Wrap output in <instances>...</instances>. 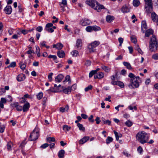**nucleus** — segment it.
<instances>
[{"mask_svg":"<svg viewBox=\"0 0 158 158\" xmlns=\"http://www.w3.org/2000/svg\"><path fill=\"white\" fill-rule=\"evenodd\" d=\"M6 91L3 88L0 89V95H2V94L5 92Z\"/></svg>","mask_w":158,"mask_h":158,"instance_id":"0e129e2a","label":"nucleus"},{"mask_svg":"<svg viewBox=\"0 0 158 158\" xmlns=\"http://www.w3.org/2000/svg\"><path fill=\"white\" fill-rule=\"evenodd\" d=\"M104 124H107L108 125H110L111 124V122L109 120H107L105 121H104Z\"/></svg>","mask_w":158,"mask_h":158,"instance_id":"5fc2aeb1","label":"nucleus"},{"mask_svg":"<svg viewBox=\"0 0 158 158\" xmlns=\"http://www.w3.org/2000/svg\"><path fill=\"white\" fill-rule=\"evenodd\" d=\"M71 128V127L67 125H64L63 127V130L65 131H68Z\"/></svg>","mask_w":158,"mask_h":158,"instance_id":"c9c22d12","label":"nucleus"},{"mask_svg":"<svg viewBox=\"0 0 158 158\" xmlns=\"http://www.w3.org/2000/svg\"><path fill=\"white\" fill-rule=\"evenodd\" d=\"M53 74V73H51L49 74L48 76V78L49 81H52V76Z\"/></svg>","mask_w":158,"mask_h":158,"instance_id":"de8ad7c7","label":"nucleus"},{"mask_svg":"<svg viewBox=\"0 0 158 158\" xmlns=\"http://www.w3.org/2000/svg\"><path fill=\"white\" fill-rule=\"evenodd\" d=\"M59 4L61 8V10L63 12H64V8L67 5V1L66 0H62L61 2H60Z\"/></svg>","mask_w":158,"mask_h":158,"instance_id":"9b49d317","label":"nucleus"},{"mask_svg":"<svg viewBox=\"0 0 158 158\" xmlns=\"http://www.w3.org/2000/svg\"><path fill=\"white\" fill-rule=\"evenodd\" d=\"M146 9V12L147 14L152 13L153 10V6H145Z\"/></svg>","mask_w":158,"mask_h":158,"instance_id":"dca6fc26","label":"nucleus"},{"mask_svg":"<svg viewBox=\"0 0 158 158\" xmlns=\"http://www.w3.org/2000/svg\"><path fill=\"white\" fill-rule=\"evenodd\" d=\"M21 32L24 35H25L28 33V31L26 30H22L21 31Z\"/></svg>","mask_w":158,"mask_h":158,"instance_id":"338daca9","label":"nucleus"},{"mask_svg":"<svg viewBox=\"0 0 158 158\" xmlns=\"http://www.w3.org/2000/svg\"><path fill=\"white\" fill-rule=\"evenodd\" d=\"M39 129L37 127H36L31 134L29 140L34 141L37 139L39 136Z\"/></svg>","mask_w":158,"mask_h":158,"instance_id":"20e7f679","label":"nucleus"},{"mask_svg":"<svg viewBox=\"0 0 158 158\" xmlns=\"http://www.w3.org/2000/svg\"><path fill=\"white\" fill-rule=\"evenodd\" d=\"M93 88V86L91 85H89L88 87H86L85 89V92H87L89 90L92 89Z\"/></svg>","mask_w":158,"mask_h":158,"instance_id":"49530a36","label":"nucleus"},{"mask_svg":"<svg viewBox=\"0 0 158 158\" xmlns=\"http://www.w3.org/2000/svg\"><path fill=\"white\" fill-rule=\"evenodd\" d=\"M48 57L49 58H53L54 60H56L57 59V57L55 55H50L48 56Z\"/></svg>","mask_w":158,"mask_h":158,"instance_id":"6e6d98bb","label":"nucleus"},{"mask_svg":"<svg viewBox=\"0 0 158 158\" xmlns=\"http://www.w3.org/2000/svg\"><path fill=\"white\" fill-rule=\"evenodd\" d=\"M82 41L81 39H78L76 41V46L77 48H79L82 46Z\"/></svg>","mask_w":158,"mask_h":158,"instance_id":"b1692460","label":"nucleus"},{"mask_svg":"<svg viewBox=\"0 0 158 158\" xmlns=\"http://www.w3.org/2000/svg\"><path fill=\"white\" fill-rule=\"evenodd\" d=\"M53 25L52 23H48L46 24V26L45 29H47L48 28H50V27H52L53 26Z\"/></svg>","mask_w":158,"mask_h":158,"instance_id":"09e8293b","label":"nucleus"},{"mask_svg":"<svg viewBox=\"0 0 158 158\" xmlns=\"http://www.w3.org/2000/svg\"><path fill=\"white\" fill-rule=\"evenodd\" d=\"M4 10L6 14H10L12 11V7L10 6H7L5 8Z\"/></svg>","mask_w":158,"mask_h":158,"instance_id":"ddd939ff","label":"nucleus"},{"mask_svg":"<svg viewBox=\"0 0 158 158\" xmlns=\"http://www.w3.org/2000/svg\"><path fill=\"white\" fill-rule=\"evenodd\" d=\"M104 77V74L102 72H100L97 73L94 76L95 79H101Z\"/></svg>","mask_w":158,"mask_h":158,"instance_id":"6ab92c4d","label":"nucleus"},{"mask_svg":"<svg viewBox=\"0 0 158 158\" xmlns=\"http://www.w3.org/2000/svg\"><path fill=\"white\" fill-rule=\"evenodd\" d=\"M114 132L116 137V140H118L119 139V136H118V133L115 131H114Z\"/></svg>","mask_w":158,"mask_h":158,"instance_id":"4d7b16f0","label":"nucleus"},{"mask_svg":"<svg viewBox=\"0 0 158 158\" xmlns=\"http://www.w3.org/2000/svg\"><path fill=\"white\" fill-rule=\"evenodd\" d=\"M43 96V94L42 93H39L37 95V97L38 99L40 100L41 99Z\"/></svg>","mask_w":158,"mask_h":158,"instance_id":"a18cd8bd","label":"nucleus"},{"mask_svg":"<svg viewBox=\"0 0 158 158\" xmlns=\"http://www.w3.org/2000/svg\"><path fill=\"white\" fill-rule=\"evenodd\" d=\"M133 4L134 6L137 7L140 4V2L139 0H134L133 2Z\"/></svg>","mask_w":158,"mask_h":158,"instance_id":"72a5a7b5","label":"nucleus"},{"mask_svg":"<svg viewBox=\"0 0 158 158\" xmlns=\"http://www.w3.org/2000/svg\"><path fill=\"white\" fill-rule=\"evenodd\" d=\"M152 58L155 60H158V53L153 55L152 56Z\"/></svg>","mask_w":158,"mask_h":158,"instance_id":"37998d69","label":"nucleus"},{"mask_svg":"<svg viewBox=\"0 0 158 158\" xmlns=\"http://www.w3.org/2000/svg\"><path fill=\"white\" fill-rule=\"evenodd\" d=\"M30 104L28 102H27L24 104L23 107V112L27 111L28 110L30 107Z\"/></svg>","mask_w":158,"mask_h":158,"instance_id":"aec40b11","label":"nucleus"},{"mask_svg":"<svg viewBox=\"0 0 158 158\" xmlns=\"http://www.w3.org/2000/svg\"><path fill=\"white\" fill-rule=\"evenodd\" d=\"M63 45L61 43H58L57 44V47L56 49L59 50L61 49L63 47Z\"/></svg>","mask_w":158,"mask_h":158,"instance_id":"58836bf2","label":"nucleus"},{"mask_svg":"<svg viewBox=\"0 0 158 158\" xmlns=\"http://www.w3.org/2000/svg\"><path fill=\"white\" fill-rule=\"evenodd\" d=\"M111 84L113 85H118L121 88L124 87V86L123 83L119 81H112Z\"/></svg>","mask_w":158,"mask_h":158,"instance_id":"9d476101","label":"nucleus"},{"mask_svg":"<svg viewBox=\"0 0 158 158\" xmlns=\"http://www.w3.org/2000/svg\"><path fill=\"white\" fill-rule=\"evenodd\" d=\"M125 124L128 127L131 126L132 125V122L130 120H127L125 123Z\"/></svg>","mask_w":158,"mask_h":158,"instance_id":"79ce46f5","label":"nucleus"},{"mask_svg":"<svg viewBox=\"0 0 158 158\" xmlns=\"http://www.w3.org/2000/svg\"><path fill=\"white\" fill-rule=\"evenodd\" d=\"M147 26L146 22L144 21H142L141 23V30L143 33L145 32V30L147 29Z\"/></svg>","mask_w":158,"mask_h":158,"instance_id":"1a4fd4ad","label":"nucleus"},{"mask_svg":"<svg viewBox=\"0 0 158 158\" xmlns=\"http://www.w3.org/2000/svg\"><path fill=\"white\" fill-rule=\"evenodd\" d=\"M145 1V6H152V0H144Z\"/></svg>","mask_w":158,"mask_h":158,"instance_id":"393cba45","label":"nucleus"},{"mask_svg":"<svg viewBox=\"0 0 158 158\" xmlns=\"http://www.w3.org/2000/svg\"><path fill=\"white\" fill-rule=\"evenodd\" d=\"M96 73H95V71L94 70L91 71L89 73V77L90 78L91 77L93 76Z\"/></svg>","mask_w":158,"mask_h":158,"instance_id":"8fccbe9b","label":"nucleus"},{"mask_svg":"<svg viewBox=\"0 0 158 158\" xmlns=\"http://www.w3.org/2000/svg\"><path fill=\"white\" fill-rule=\"evenodd\" d=\"M101 67L103 70L106 72H109L110 70V68L103 64L101 65Z\"/></svg>","mask_w":158,"mask_h":158,"instance_id":"cd10ccee","label":"nucleus"},{"mask_svg":"<svg viewBox=\"0 0 158 158\" xmlns=\"http://www.w3.org/2000/svg\"><path fill=\"white\" fill-rule=\"evenodd\" d=\"M19 66L20 68L22 70L24 69L26 67V65L22 62L19 63Z\"/></svg>","mask_w":158,"mask_h":158,"instance_id":"ea45409f","label":"nucleus"},{"mask_svg":"<svg viewBox=\"0 0 158 158\" xmlns=\"http://www.w3.org/2000/svg\"><path fill=\"white\" fill-rule=\"evenodd\" d=\"M26 78V76L24 74H20L17 77L16 79L17 80L20 82L23 81Z\"/></svg>","mask_w":158,"mask_h":158,"instance_id":"f8f14e48","label":"nucleus"},{"mask_svg":"<svg viewBox=\"0 0 158 158\" xmlns=\"http://www.w3.org/2000/svg\"><path fill=\"white\" fill-rule=\"evenodd\" d=\"M151 18L153 22H155L158 20V15L155 12H152L151 13Z\"/></svg>","mask_w":158,"mask_h":158,"instance_id":"4468645a","label":"nucleus"},{"mask_svg":"<svg viewBox=\"0 0 158 158\" xmlns=\"http://www.w3.org/2000/svg\"><path fill=\"white\" fill-rule=\"evenodd\" d=\"M131 40L132 42L134 43H136L137 41L136 39L132 36L131 37Z\"/></svg>","mask_w":158,"mask_h":158,"instance_id":"69168bd1","label":"nucleus"},{"mask_svg":"<svg viewBox=\"0 0 158 158\" xmlns=\"http://www.w3.org/2000/svg\"><path fill=\"white\" fill-rule=\"evenodd\" d=\"M64 78V76L61 74H59L55 78V81L56 82H60Z\"/></svg>","mask_w":158,"mask_h":158,"instance_id":"2eb2a0df","label":"nucleus"},{"mask_svg":"<svg viewBox=\"0 0 158 158\" xmlns=\"http://www.w3.org/2000/svg\"><path fill=\"white\" fill-rule=\"evenodd\" d=\"M15 107L16 108V110L18 111H21L23 109V107L19 105L18 103H15L14 104Z\"/></svg>","mask_w":158,"mask_h":158,"instance_id":"5701e85b","label":"nucleus"},{"mask_svg":"<svg viewBox=\"0 0 158 158\" xmlns=\"http://www.w3.org/2000/svg\"><path fill=\"white\" fill-rule=\"evenodd\" d=\"M149 137V134L144 131L139 132L136 135V140L142 144L148 142Z\"/></svg>","mask_w":158,"mask_h":158,"instance_id":"f257e3e1","label":"nucleus"},{"mask_svg":"<svg viewBox=\"0 0 158 158\" xmlns=\"http://www.w3.org/2000/svg\"><path fill=\"white\" fill-rule=\"evenodd\" d=\"M5 129V127L4 125H0V133H3Z\"/></svg>","mask_w":158,"mask_h":158,"instance_id":"603ef678","label":"nucleus"},{"mask_svg":"<svg viewBox=\"0 0 158 158\" xmlns=\"http://www.w3.org/2000/svg\"><path fill=\"white\" fill-rule=\"evenodd\" d=\"M87 4L99 12L102 9H105V7L102 5H101L95 0H87L86 1Z\"/></svg>","mask_w":158,"mask_h":158,"instance_id":"f03ea898","label":"nucleus"},{"mask_svg":"<svg viewBox=\"0 0 158 158\" xmlns=\"http://www.w3.org/2000/svg\"><path fill=\"white\" fill-rule=\"evenodd\" d=\"M114 16L110 15H107L106 17V21L109 23H110L114 20Z\"/></svg>","mask_w":158,"mask_h":158,"instance_id":"412c9836","label":"nucleus"},{"mask_svg":"<svg viewBox=\"0 0 158 158\" xmlns=\"http://www.w3.org/2000/svg\"><path fill=\"white\" fill-rule=\"evenodd\" d=\"M58 56L60 58H63L65 56V53L63 51H59L57 52Z\"/></svg>","mask_w":158,"mask_h":158,"instance_id":"4be33fe9","label":"nucleus"},{"mask_svg":"<svg viewBox=\"0 0 158 158\" xmlns=\"http://www.w3.org/2000/svg\"><path fill=\"white\" fill-rule=\"evenodd\" d=\"M123 64L125 66L126 68L129 69H131L132 68L130 64L127 62H123Z\"/></svg>","mask_w":158,"mask_h":158,"instance_id":"c85d7f7f","label":"nucleus"},{"mask_svg":"<svg viewBox=\"0 0 158 158\" xmlns=\"http://www.w3.org/2000/svg\"><path fill=\"white\" fill-rule=\"evenodd\" d=\"M145 36L146 37H149L150 35L153 34V31L151 29H149L145 31Z\"/></svg>","mask_w":158,"mask_h":158,"instance_id":"a211bd4d","label":"nucleus"},{"mask_svg":"<svg viewBox=\"0 0 158 158\" xmlns=\"http://www.w3.org/2000/svg\"><path fill=\"white\" fill-rule=\"evenodd\" d=\"M71 54L73 57H76L78 54V52L77 50H74L71 52Z\"/></svg>","mask_w":158,"mask_h":158,"instance_id":"4c0bfd02","label":"nucleus"},{"mask_svg":"<svg viewBox=\"0 0 158 158\" xmlns=\"http://www.w3.org/2000/svg\"><path fill=\"white\" fill-rule=\"evenodd\" d=\"M88 48V49L89 50V51L90 53L94 52L95 51V49H94L95 48L94 47L90 44L89 45Z\"/></svg>","mask_w":158,"mask_h":158,"instance_id":"2f4dec72","label":"nucleus"},{"mask_svg":"<svg viewBox=\"0 0 158 158\" xmlns=\"http://www.w3.org/2000/svg\"><path fill=\"white\" fill-rule=\"evenodd\" d=\"M100 44V42L97 41H95L94 42L91 43L90 44L92 46L94 47L95 48L97 47L98 45Z\"/></svg>","mask_w":158,"mask_h":158,"instance_id":"7c9ffc66","label":"nucleus"},{"mask_svg":"<svg viewBox=\"0 0 158 158\" xmlns=\"http://www.w3.org/2000/svg\"><path fill=\"white\" fill-rule=\"evenodd\" d=\"M71 91V87H69L63 89V92L67 94H69Z\"/></svg>","mask_w":158,"mask_h":158,"instance_id":"a878e982","label":"nucleus"},{"mask_svg":"<svg viewBox=\"0 0 158 158\" xmlns=\"http://www.w3.org/2000/svg\"><path fill=\"white\" fill-rule=\"evenodd\" d=\"M91 23V22L90 20L86 18L82 19L80 21L81 25L83 26L89 25Z\"/></svg>","mask_w":158,"mask_h":158,"instance_id":"0eeeda50","label":"nucleus"},{"mask_svg":"<svg viewBox=\"0 0 158 158\" xmlns=\"http://www.w3.org/2000/svg\"><path fill=\"white\" fill-rule=\"evenodd\" d=\"M113 139L111 137L108 136L107 139L106 140V142L107 144H108L112 142L113 141Z\"/></svg>","mask_w":158,"mask_h":158,"instance_id":"e433bc0d","label":"nucleus"},{"mask_svg":"<svg viewBox=\"0 0 158 158\" xmlns=\"http://www.w3.org/2000/svg\"><path fill=\"white\" fill-rule=\"evenodd\" d=\"M13 145V144L11 141L8 142L7 144L8 150H10L11 149V147H12Z\"/></svg>","mask_w":158,"mask_h":158,"instance_id":"f704fd0d","label":"nucleus"},{"mask_svg":"<svg viewBox=\"0 0 158 158\" xmlns=\"http://www.w3.org/2000/svg\"><path fill=\"white\" fill-rule=\"evenodd\" d=\"M89 137L88 136H85L81 139L79 141V143L81 144H83L89 140Z\"/></svg>","mask_w":158,"mask_h":158,"instance_id":"f3484780","label":"nucleus"},{"mask_svg":"<svg viewBox=\"0 0 158 158\" xmlns=\"http://www.w3.org/2000/svg\"><path fill=\"white\" fill-rule=\"evenodd\" d=\"M139 77L138 76L131 79V83L129 85L128 87L131 89L138 88L139 86Z\"/></svg>","mask_w":158,"mask_h":158,"instance_id":"39448f33","label":"nucleus"},{"mask_svg":"<svg viewBox=\"0 0 158 158\" xmlns=\"http://www.w3.org/2000/svg\"><path fill=\"white\" fill-rule=\"evenodd\" d=\"M77 126L78 127L80 131H85V127H83V125L80 123H77Z\"/></svg>","mask_w":158,"mask_h":158,"instance_id":"c756f323","label":"nucleus"},{"mask_svg":"<svg viewBox=\"0 0 158 158\" xmlns=\"http://www.w3.org/2000/svg\"><path fill=\"white\" fill-rule=\"evenodd\" d=\"M86 31L89 32H92L93 31H97L101 30L100 27L96 25L93 26H89L85 28Z\"/></svg>","mask_w":158,"mask_h":158,"instance_id":"423d86ee","label":"nucleus"},{"mask_svg":"<svg viewBox=\"0 0 158 158\" xmlns=\"http://www.w3.org/2000/svg\"><path fill=\"white\" fill-rule=\"evenodd\" d=\"M48 145H49L47 143H44V144L42 145L40 147L43 148H47V147H48Z\"/></svg>","mask_w":158,"mask_h":158,"instance_id":"13d9d810","label":"nucleus"},{"mask_svg":"<svg viewBox=\"0 0 158 158\" xmlns=\"http://www.w3.org/2000/svg\"><path fill=\"white\" fill-rule=\"evenodd\" d=\"M60 86H61L60 85H58L57 87L56 88H58V89H56V90H53V89H51V92H57L58 91V90H59V87Z\"/></svg>","mask_w":158,"mask_h":158,"instance_id":"864d4df0","label":"nucleus"},{"mask_svg":"<svg viewBox=\"0 0 158 158\" xmlns=\"http://www.w3.org/2000/svg\"><path fill=\"white\" fill-rule=\"evenodd\" d=\"M91 61L89 60H87L85 63V65L87 66H89L91 65Z\"/></svg>","mask_w":158,"mask_h":158,"instance_id":"680f3d73","label":"nucleus"},{"mask_svg":"<svg viewBox=\"0 0 158 158\" xmlns=\"http://www.w3.org/2000/svg\"><path fill=\"white\" fill-rule=\"evenodd\" d=\"M47 142L50 143L51 142H54L55 139L53 137H49L47 139Z\"/></svg>","mask_w":158,"mask_h":158,"instance_id":"a19ab883","label":"nucleus"},{"mask_svg":"<svg viewBox=\"0 0 158 158\" xmlns=\"http://www.w3.org/2000/svg\"><path fill=\"white\" fill-rule=\"evenodd\" d=\"M93 117L94 116L93 115H91L90 117H89L88 118L89 121L90 122L93 123L94 121V120L93 119Z\"/></svg>","mask_w":158,"mask_h":158,"instance_id":"3c124183","label":"nucleus"},{"mask_svg":"<svg viewBox=\"0 0 158 158\" xmlns=\"http://www.w3.org/2000/svg\"><path fill=\"white\" fill-rule=\"evenodd\" d=\"M36 30L38 32H41L43 30V27L41 26H39L36 28Z\"/></svg>","mask_w":158,"mask_h":158,"instance_id":"bf43d9fd","label":"nucleus"},{"mask_svg":"<svg viewBox=\"0 0 158 158\" xmlns=\"http://www.w3.org/2000/svg\"><path fill=\"white\" fill-rule=\"evenodd\" d=\"M45 30L47 31L48 32L52 33L54 31V30L52 28H48L47 29H45Z\"/></svg>","mask_w":158,"mask_h":158,"instance_id":"052dcab7","label":"nucleus"},{"mask_svg":"<svg viewBox=\"0 0 158 158\" xmlns=\"http://www.w3.org/2000/svg\"><path fill=\"white\" fill-rule=\"evenodd\" d=\"M71 90H74L77 88V85L76 84H74L71 87Z\"/></svg>","mask_w":158,"mask_h":158,"instance_id":"774afa93","label":"nucleus"},{"mask_svg":"<svg viewBox=\"0 0 158 158\" xmlns=\"http://www.w3.org/2000/svg\"><path fill=\"white\" fill-rule=\"evenodd\" d=\"M64 150H61L58 152V157L59 158H64Z\"/></svg>","mask_w":158,"mask_h":158,"instance_id":"bb28decb","label":"nucleus"},{"mask_svg":"<svg viewBox=\"0 0 158 158\" xmlns=\"http://www.w3.org/2000/svg\"><path fill=\"white\" fill-rule=\"evenodd\" d=\"M130 7L129 6L124 5L121 9V10L123 13H127L130 12Z\"/></svg>","mask_w":158,"mask_h":158,"instance_id":"6e6552de","label":"nucleus"},{"mask_svg":"<svg viewBox=\"0 0 158 158\" xmlns=\"http://www.w3.org/2000/svg\"><path fill=\"white\" fill-rule=\"evenodd\" d=\"M95 121L96 122V123L98 124H99L100 122L101 121L100 120V119L99 117H97L95 119Z\"/></svg>","mask_w":158,"mask_h":158,"instance_id":"e2e57ef3","label":"nucleus"},{"mask_svg":"<svg viewBox=\"0 0 158 158\" xmlns=\"http://www.w3.org/2000/svg\"><path fill=\"white\" fill-rule=\"evenodd\" d=\"M158 42L154 35H153L150 38L149 42V50L151 52H155L157 50Z\"/></svg>","mask_w":158,"mask_h":158,"instance_id":"7ed1b4c3","label":"nucleus"},{"mask_svg":"<svg viewBox=\"0 0 158 158\" xmlns=\"http://www.w3.org/2000/svg\"><path fill=\"white\" fill-rule=\"evenodd\" d=\"M69 106L67 105L65 108L61 107L60 108V111L62 112H64L65 111H67L69 109Z\"/></svg>","mask_w":158,"mask_h":158,"instance_id":"473e14b6","label":"nucleus"},{"mask_svg":"<svg viewBox=\"0 0 158 158\" xmlns=\"http://www.w3.org/2000/svg\"><path fill=\"white\" fill-rule=\"evenodd\" d=\"M16 65V63L15 62H11L10 65H9L8 66V68L12 67L14 68L15 67Z\"/></svg>","mask_w":158,"mask_h":158,"instance_id":"c03bdc74","label":"nucleus"}]
</instances>
